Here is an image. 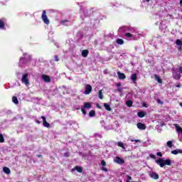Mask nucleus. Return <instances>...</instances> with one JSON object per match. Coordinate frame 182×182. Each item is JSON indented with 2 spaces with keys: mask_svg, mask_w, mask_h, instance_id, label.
Segmentation results:
<instances>
[{
  "mask_svg": "<svg viewBox=\"0 0 182 182\" xmlns=\"http://www.w3.org/2000/svg\"><path fill=\"white\" fill-rule=\"evenodd\" d=\"M155 161L156 164L161 168L164 167L165 166H171V160L169 159L163 160V159L159 158Z\"/></svg>",
  "mask_w": 182,
  "mask_h": 182,
  "instance_id": "obj_1",
  "label": "nucleus"
},
{
  "mask_svg": "<svg viewBox=\"0 0 182 182\" xmlns=\"http://www.w3.org/2000/svg\"><path fill=\"white\" fill-rule=\"evenodd\" d=\"M41 19L46 25H49L50 23V21L48 18V16L46 15V11L43 10L41 15Z\"/></svg>",
  "mask_w": 182,
  "mask_h": 182,
  "instance_id": "obj_2",
  "label": "nucleus"
},
{
  "mask_svg": "<svg viewBox=\"0 0 182 182\" xmlns=\"http://www.w3.org/2000/svg\"><path fill=\"white\" fill-rule=\"evenodd\" d=\"M28 73H26L22 76V78H21L22 83L25 84L26 85H29V80L28 79Z\"/></svg>",
  "mask_w": 182,
  "mask_h": 182,
  "instance_id": "obj_3",
  "label": "nucleus"
},
{
  "mask_svg": "<svg viewBox=\"0 0 182 182\" xmlns=\"http://www.w3.org/2000/svg\"><path fill=\"white\" fill-rule=\"evenodd\" d=\"M92 93V85L87 84L85 85V95H90Z\"/></svg>",
  "mask_w": 182,
  "mask_h": 182,
  "instance_id": "obj_4",
  "label": "nucleus"
},
{
  "mask_svg": "<svg viewBox=\"0 0 182 182\" xmlns=\"http://www.w3.org/2000/svg\"><path fill=\"white\" fill-rule=\"evenodd\" d=\"M41 119H43V126H44V127H47V129H50V124H49L47 121H46V117H45L44 116L41 117Z\"/></svg>",
  "mask_w": 182,
  "mask_h": 182,
  "instance_id": "obj_5",
  "label": "nucleus"
},
{
  "mask_svg": "<svg viewBox=\"0 0 182 182\" xmlns=\"http://www.w3.org/2000/svg\"><path fill=\"white\" fill-rule=\"evenodd\" d=\"M149 176L151 178H153L154 180H159V177L157 173L154 171H150Z\"/></svg>",
  "mask_w": 182,
  "mask_h": 182,
  "instance_id": "obj_6",
  "label": "nucleus"
},
{
  "mask_svg": "<svg viewBox=\"0 0 182 182\" xmlns=\"http://www.w3.org/2000/svg\"><path fill=\"white\" fill-rule=\"evenodd\" d=\"M136 127H137V129H139V130H146V129L147 128L146 124H144L141 122H138L136 124Z\"/></svg>",
  "mask_w": 182,
  "mask_h": 182,
  "instance_id": "obj_7",
  "label": "nucleus"
},
{
  "mask_svg": "<svg viewBox=\"0 0 182 182\" xmlns=\"http://www.w3.org/2000/svg\"><path fill=\"white\" fill-rule=\"evenodd\" d=\"M114 161L117 164H124V159H122L119 156H116Z\"/></svg>",
  "mask_w": 182,
  "mask_h": 182,
  "instance_id": "obj_8",
  "label": "nucleus"
},
{
  "mask_svg": "<svg viewBox=\"0 0 182 182\" xmlns=\"http://www.w3.org/2000/svg\"><path fill=\"white\" fill-rule=\"evenodd\" d=\"M42 80H43V82H46V83H49L50 82V77H49V75H43L41 76Z\"/></svg>",
  "mask_w": 182,
  "mask_h": 182,
  "instance_id": "obj_9",
  "label": "nucleus"
},
{
  "mask_svg": "<svg viewBox=\"0 0 182 182\" xmlns=\"http://www.w3.org/2000/svg\"><path fill=\"white\" fill-rule=\"evenodd\" d=\"M118 77L120 80H124V79H126V75L123 73H120L119 71L117 73Z\"/></svg>",
  "mask_w": 182,
  "mask_h": 182,
  "instance_id": "obj_10",
  "label": "nucleus"
},
{
  "mask_svg": "<svg viewBox=\"0 0 182 182\" xmlns=\"http://www.w3.org/2000/svg\"><path fill=\"white\" fill-rule=\"evenodd\" d=\"M131 80L133 82V83H136V82H137V74L136 73L132 74Z\"/></svg>",
  "mask_w": 182,
  "mask_h": 182,
  "instance_id": "obj_11",
  "label": "nucleus"
},
{
  "mask_svg": "<svg viewBox=\"0 0 182 182\" xmlns=\"http://www.w3.org/2000/svg\"><path fill=\"white\" fill-rule=\"evenodd\" d=\"M173 76L175 80H180V79H181V75H180L178 73H173Z\"/></svg>",
  "mask_w": 182,
  "mask_h": 182,
  "instance_id": "obj_12",
  "label": "nucleus"
},
{
  "mask_svg": "<svg viewBox=\"0 0 182 182\" xmlns=\"http://www.w3.org/2000/svg\"><path fill=\"white\" fill-rule=\"evenodd\" d=\"M171 154H182V149H175L171 151Z\"/></svg>",
  "mask_w": 182,
  "mask_h": 182,
  "instance_id": "obj_13",
  "label": "nucleus"
},
{
  "mask_svg": "<svg viewBox=\"0 0 182 182\" xmlns=\"http://www.w3.org/2000/svg\"><path fill=\"white\" fill-rule=\"evenodd\" d=\"M81 55L83 58H87V55H89V50H83L81 53Z\"/></svg>",
  "mask_w": 182,
  "mask_h": 182,
  "instance_id": "obj_14",
  "label": "nucleus"
},
{
  "mask_svg": "<svg viewBox=\"0 0 182 182\" xmlns=\"http://www.w3.org/2000/svg\"><path fill=\"white\" fill-rule=\"evenodd\" d=\"M154 78L157 80L158 83H163V80L160 78V76L157 74L154 75Z\"/></svg>",
  "mask_w": 182,
  "mask_h": 182,
  "instance_id": "obj_15",
  "label": "nucleus"
},
{
  "mask_svg": "<svg viewBox=\"0 0 182 182\" xmlns=\"http://www.w3.org/2000/svg\"><path fill=\"white\" fill-rule=\"evenodd\" d=\"M0 29H6V28H5V21H4L2 19H0Z\"/></svg>",
  "mask_w": 182,
  "mask_h": 182,
  "instance_id": "obj_16",
  "label": "nucleus"
},
{
  "mask_svg": "<svg viewBox=\"0 0 182 182\" xmlns=\"http://www.w3.org/2000/svg\"><path fill=\"white\" fill-rule=\"evenodd\" d=\"M3 171L6 173V174H11V169H9V168L4 166L3 168Z\"/></svg>",
  "mask_w": 182,
  "mask_h": 182,
  "instance_id": "obj_17",
  "label": "nucleus"
},
{
  "mask_svg": "<svg viewBox=\"0 0 182 182\" xmlns=\"http://www.w3.org/2000/svg\"><path fill=\"white\" fill-rule=\"evenodd\" d=\"M12 102L14 103V105H19V101L18 100V97H16V96H13Z\"/></svg>",
  "mask_w": 182,
  "mask_h": 182,
  "instance_id": "obj_18",
  "label": "nucleus"
},
{
  "mask_svg": "<svg viewBox=\"0 0 182 182\" xmlns=\"http://www.w3.org/2000/svg\"><path fill=\"white\" fill-rule=\"evenodd\" d=\"M146 112H144V111H141L137 113V116H139V117H141V118L144 117V116H146Z\"/></svg>",
  "mask_w": 182,
  "mask_h": 182,
  "instance_id": "obj_19",
  "label": "nucleus"
},
{
  "mask_svg": "<svg viewBox=\"0 0 182 182\" xmlns=\"http://www.w3.org/2000/svg\"><path fill=\"white\" fill-rule=\"evenodd\" d=\"M104 107L108 112H112V107H110V105L109 104L104 103Z\"/></svg>",
  "mask_w": 182,
  "mask_h": 182,
  "instance_id": "obj_20",
  "label": "nucleus"
},
{
  "mask_svg": "<svg viewBox=\"0 0 182 182\" xmlns=\"http://www.w3.org/2000/svg\"><path fill=\"white\" fill-rule=\"evenodd\" d=\"M85 109H91L92 108V104L90 102H85L84 105Z\"/></svg>",
  "mask_w": 182,
  "mask_h": 182,
  "instance_id": "obj_21",
  "label": "nucleus"
},
{
  "mask_svg": "<svg viewBox=\"0 0 182 182\" xmlns=\"http://www.w3.org/2000/svg\"><path fill=\"white\" fill-rule=\"evenodd\" d=\"M74 169H75L76 171H77V173H82L83 172V168L80 166H77L74 168Z\"/></svg>",
  "mask_w": 182,
  "mask_h": 182,
  "instance_id": "obj_22",
  "label": "nucleus"
},
{
  "mask_svg": "<svg viewBox=\"0 0 182 182\" xmlns=\"http://www.w3.org/2000/svg\"><path fill=\"white\" fill-rule=\"evenodd\" d=\"M126 105H127V107H133V101L128 100L126 102Z\"/></svg>",
  "mask_w": 182,
  "mask_h": 182,
  "instance_id": "obj_23",
  "label": "nucleus"
},
{
  "mask_svg": "<svg viewBox=\"0 0 182 182\" xmlns=\"http://www.w3.org/2000/svg\"><path fill=\"white\" fill-rule=\"evenodd\" d=\"M98 97H99V99H100V100H102V99H103V92L102 91V90L98 91Z\"/></svg>",
  "mask_w": 182,
  "mask_h": 182,
  "instance_id": "obj_24",
  "label": "nucleus"
},
{
  "mask_svg": "<svg viewBox=\"0 0 182 182\" xmlns=\"http://www.w3.org/2000/svg\"><path fill=\"white\" fill-rule=\"evenodd\" d=\"M96 116V112H95V110H91L89 112V117H95Z\"/></svg>",
  "mask_w": 182,
  "mask_h": 182,
  "instance_id": "obj_25",
  "label": "nucleus"
},
{
  "mask_svg": "<svg viewBox=\"0 0 182 182\" xmlns=\"http://www.w3.org/2000/svg\"><path fill=\"white\" fill-rule=\"evenodd\" d=\"M116 42L117 45H123V43H124V41L122 38H117Z\"/></svg>",
  "mask_w": 182,
  "mask_h": 182,
  "instance_id": "obj_26",
  "label": "nucleus"
},
{
  "mask_svg": "<svg viewBox=\"0 0 182 182\" xmlns=\"http://www.w3.org/2000/svg\"><path fill=\"white\" fill-rule=\"evenodd\" d=\"M166 146H167L168 147H169V149H171V148L173 147V141H168L166 142Z\"/></svg>",
  "mask_w": 182,
  "mask_h": 182,
  "instance_id": "obj_27",
  "label": "nucleus"
},
{
  "mask_svg": "<svg viewBox=\"0 0 182 182\" xmlns=\"http://www.w3.org/2000/svg\"><path fill=\"white\" fill-rule=\"evenodd\" d=\"M176 45H177L178 46H182V41L180 39H177L176 41Z\"/></svg>",
  "mask_w": 182,
  "mask_h": 182,
  "instance_id": "obj_28",
  "label": "nucleus"
},
{
  "mask_svg": "<svg viewBox=\"0 0 182 182\" xmlns=\"http://www.w3.org/2000/svg\"><path fill=\"white\" fill-rule=\"evenodd\" d=\"M0 143H5V138L2 134H0Z\"/></svg>",
  "mask_w": 182,
  "mask_h": 182,
  "instance_id": "obj_29",
  "label": "nucleus"
},
{
  "mask_svg": "<svg viewBox=\"0 0 182 182\" xmlns=\"http://www.w3.org/2000/svg\"><path fill=\"white\" fill-rule=\"evenodd\" d=\"M124 35H125V38H133V34L130 33H126Z\"/></svg>",
  "mask_w": 182,
  "mask_h": 182,
  "instance_id": "obj_30",
  "label": "nucleus"
},
{
  "mask_svg": "<svg viewBox=\"0 0 182 182\" xmlns=\"http://www.w3.org/2000/svg\"><path fill=\"white\" fill-rule=\"evenodd\" d=\"M117 145L119 146V147H122V149H126V148L124 147V144L123 142H122V141H119V142L117 143Z\"/></svg>",
  "mask_w": 182,
  "mask_h": 182,
  "instance_id": "obj_31",
  "label": "nucleus"
},
{
  "mask_svg": "<svg viewBox=\"0 0 182 182\" xmlns=\"http://www.w3.org/2000/svg\"><path fill=\"white\" fill-rule=\"evenodd\" d=\"M20 63H26V62L25 61V58H20Z\"/></svg>",
  "mask_w": 182,
  "mask_h": 182,
  "instance_id": "obj_32",
  "label": "nucleus"
},
{
  "mask_svg": "<svg viewBox=\"0 0 182 182\" xmlns=\"http://www.w3.org/2000/svg\"><path fill=\"white\" fill-rule=\"evenodd\" d=\"M101 165L102 166V167L106 166V161H105V160L101 161Z\"/></svg>",
  "mask_w": 182,
  "mask_h": 182,
  "instance_id": "obj_33",
  "label": "nucleus"
},
{
  "mask_svg": "<svg viewBox=\"0 0 182 182\" xmlns=\"http://www.w3.org/2000/svg\"><path fill=\"white\" fill-rule=\"evenodd\" d=\"M60 22H61V23H62L63 25H65V23H66V22H69V20L65 19V20L61 21Z\"/></svg>",
  "mask_w": 182,
  "mask_h": 182,
  "instance_id": "obj_34",
  "label": "nucleus"
},
{
  "mask_svg": "<svg viewBox=\"0 0 182 182\" xmlns=\"http://www.w3.org/2000/svg\"><path fill=\"white\" fill-rule=\"evenodd\" d=\"M64 156H65V157H70V153L65 152V153H64Z\"/></svg>",
  "mask_w": 182,
  "mask_h": 182,
  "instance_id": "obj_35",
  "label": "nucleus"
},
{
  "mask_svg": "<svg viewBox=\"0 0 182 182\" xmlns=\"http://www.w3.org/2000/svg\"><path fill=\"white\" fill-rule=\"evenodd\" d=\"M81 112H82V114L86 115V109H85V108H82Z\"/></svg>",
  "mask_w": 182,
  "mask_h": 182,
  "instance_id": "obj_36",
  "label": "nucleus"
},
{
  "mask_svg": "<svg viewBox=\"0 0 182 182\" xmlns=\"http://www.w3.org/2000/svg\"><path fill=\"white\" fill-rule=\"evenodd\" d=\"M131 141H135V143H140V139H131Z\"/></svg>",
  "mask_w": 182,
  "mask_h": 182,
  "instance_id": "obj_37",
  "label": "nucleus"
},
{
  "mask_svg": "<svg viewBox=\"0 0 182 182\" xmlns=\"http://www.w3.org/2000/svg\"><path fill=\"white\" fill-rule=\"evenodd\" d=\"M156 156H158L159 157H163V154H161V152H157Z\"/></svg>",
  "mask_w": 182,
  "mask_h": 182,
  "instance_id": "obj_38",
  "label": "nucleus"
},
{
  "mask_svg": "<svg viewBox=\"0 0 182 182\" xmlns=\"http://www.w3.org/2000/svg\"><path fill=\"white\" fill-rule=\"evenodd\" d=\"M117 92H119V93H122L123 92V88L122 87L118 88Z\"/></svg>",
  "mask_w": 182,
  "mask_h": 182,
  "instance_id": "obj_39",
  "label": "nucleus"
},
{
  "mask_svg": "<svg viewBox=\"0 0 182 182\" xmlns=\"http://www.w3.org/2000/svg\"><path fill=\"white\" fill-rule=\"evenodd\" d=\"M55 61L59 62V57L58 55H55Z\"/></svg>",
  "mask_w": 182,
  "mask_h": 182,
  "instance_id": "obj_40",
  "label": "nucleus"
},
{
  "mask_svg": "<svg viewBox=\"0 0 182 182\" xmlns=\"http://www.w3.org/2000/svg\"><path fill=\"white\" fill-rule=\"evenodd\" d=\"M149 156L151 157V159H156V155H154V154H151L150 155H149Z\"/></svg>",
  "mask_w": 182,
  "mask_h": 182,
  "instance_id": "obj_41",
  "label": "nucleus"
},
{
  "mask_svg": "<svg viewBox=\"0 0 182 182\" xmlns=\"http://www.w3.org/2000/svg\"><path fill=\"white\" fill-rule=\"evenodd\" d=\"M116 86H117V87H120L122 86V82H117Z\"/></svg>",
  "mask_w": 182,
  "mask_h": 182,
  "instance_id": "obj_42",
  "label": "nucleus"
},
{
  "mask_svg": "<svg viewBox=\"0 0 182 182\" xmlns=\"http://www.w3.org/2000/svg\"><path fill=\"white\" fill-rule=\"evenodd\" d=\"M178 72L182 74V66L179 67Z\"/></svg>",
  "mask_w": 182,
  "mask_h": 182,
  "instance_id": "obj_43",
  "label": "nucleus"
},
{
  "mask_svg": "<svg viewBox=\"0 0 182 182\" xmlns=\"http://www.w3.org/2000/svg\"><path fill=\"white\" fill-rule=\"evenodd\" d=\"M101 170H102L103 171H107V168H106L105 167H102Z\"/></svg>",
  "mask_w": 182,
  "mask_h": 182,
  "instance_id": "obj_44",
  "label": "nucleus"
},
{
  "mask_svg": "<svg viewBox=\"0 0 182 182\" xmlns=\"http://www.w3.org/2000/svg\"><path fill=\"white\" fill-rule=\"evenodd\" d=\"M127 178L128 181H130V180H132V176L127 175Z\"/></svg>",
  "mask_w": 182,
  "mask_h": 182,
  "instance_id": "obj_45",
  "label": "nucleus"
},
{
  "mask_svg": "<svg viewBox=\"0 0 182 182\" xmlns=\"http://www.w3.org/2000/svg\"><path fill=\"white\" fill-rule=\"evenodd\" d=\"M97 109H102V107L99 104H96Z\"/></svg>",
  "mask_w": 182,
  "mask_h": 182,
  "instance_id": "obj_46",
  "label": "nucleus"
},
{
  "mask_svg": "<svg viewBox=\"0 0 182 182\" xmlns=\"http://www.w3.org/2000/svg\"><path fill=\"white\" fill-rule=\"evenodd\" d=\"M158 103H160L161 105H163V102L161 100H157Z\"/></svg>",
  "mask_w": 182,
  "mask_h": 182,
  "instance_id": "obj_47",
  "label": "nucleus"
},
{
  "mask_svg": "<svg viewBox=\"0 0 182 182\" xmlns=\"http://www.w3.org/2000/svg\"><path fill=\"white\" fill-rule=\"evenodd\" d=\"M37 157H38V159H42V157H43V156L41 155V154H38Z\"/></svg>",
  "mask_w": 182,
  "mask_h": 182,
  "instance_id": "obj_48",
  "label": "nucleus"
},
{
  "mask_svg": "<svg viewBox=\"0 0 182 182\" xmlns=\"http://www.w3.org/2000/svg\"><path fill=\"white\" fill-rule=\"evenodd\" d=\"M176 86V87H181V84L178 83Z\"/></svg>",
  "mask_w": 182,
  "mask_h": 182,
  "instance_id": "obj_49",
  "label": "nucleus"
},
{
  "mask_svg": "<svg viewBox=\"0 0 182 182\" xmlns=\"http://www.w3.org/2000/svg\"><path fill=\"white\" fill-rule=\"evenodd\" d=\"M178 50H181V46H178Z\"/></svg>",
  "mask_w": 182,
  "mask_h": 182,
  "instance_id": "obj_50",
  "label": "nucleus"
},
{
  "mask_svg": "<svg viewBox=\"0 0 182 182\" xmlns=\"http://www.w3.org/2000/svg\"><path fill=\"white\" fill-rule=\"evenodd\" d=\"M36 122L38 123V124H41V122L39 120H36Z\"/></svg>",
  "mask_w": 182,
  "mask_h": 182,
  "instance_id": "obj_51",
  "label": "nucleus"
},
{
  "mask_svg": "<svg viewBox=\"0 0 182 182\" xmlns=\"http://www.w3.org/2000/svg\"><path fill=\"white\" fill-rule=\"evenodd\" d=\"M180 5L182 6V0L180 1Z\"/></svg>",
  "mask_w": 182,
  "mask_h": 182,
  "instance_id": "obj_52",
  "label": "nucleus"
},
{
  "mask_svg": "<svg viewBox=\"0 0 182 182\" xmlns=\"http://www.w3.org/2000/svg\"><path fill=\"white\" fill-rule=\"evenodd\" d=\"M179 106H180L181 107H182V102H180V103H179Z\"/></svg>",
  "mask_w": 182,
  "mask_h": 182,
  "instance_id": "obj_53",
  "label": "nucleus"
},
{
  "mask_svg": "<svg viewBox=\"0 0 182 182\" xmlns=\"http://www.w3.org/2000/svg\"><path fill=\"white\" fill-rule=\"evenodd\" d=\"M146 2H150V0H146Z\"/></svg>",
  "mask_w": 182,
  "mask_h": 182,
  "instance_id": "obj_54",
  "label": "nucleus"
},
{
  "mask_svg": "<svg viewBox=\"0 0 182 182\" xmlns=\"http://www.w3.org/2000/svg\"><path fill=\"white\" fill-rule=\"evenodd\" d=\"M127 182H130V181H127Z\"/></svg>",
  "mask_w": 182,
  "mask_h": 182,
  "instance_id": "obj_55",
  "label": "nucleus"
}]
</instances>
